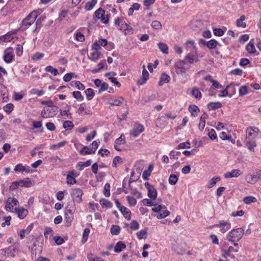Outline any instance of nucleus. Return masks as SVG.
<instances>
[{
	"label": "nucleus",
	"instance_id": "603ef678",
	"mask_svg": "<svg viewBox=\"0 0 261 261\" xmlns=\"http://www.w3.org/2000/svg\"><path fill=\"white\" fill-rule=\"evenodd\" d=\"M122 159L119 156H116L113 159L112 166L113 167H117L118 165L122 164Z\"/></svg>",
	"mask_w": 261,
	"mask_h": 261
},
{
	"label": "nucleus",
	"instance_id": "58836bf2",
	"mask_svg": "<svg viewBox=\"0 0 261 261\" xmlns=\"http://www.w3.org/2000/svg\"><path fill=\"white\" fill-rule=\"evenodd\" d=\"M220 180V178L219 176L213 177L209 183L206 185V187L208 189H211L215 186L216 183Z\"/></svg>",
	"mask_w": 261,
	"mask_h": 261
},
{
	"label": "nucleus",
	"instance_id": "f3484780",
	"mask_svg": "<svg viewBox=\"0 0 261 261\" xmlns=\"http://www.w3.org/2000/svg\"><path fill=\"white\" fill-rule=\"evenodd\" d=\"M14 212L17 214L20 219H23L29 214L28 210L23 207L15 208Z\"/></svg>",
	"mask_w": 261,
	"mask_h": 261
},
{
	"label": "nucleus",
	"instance_id": "dca6fc26",
	"mask_svg": "<svg viewBox=\"0 0 261 261\" xmlns=\"http://www.w3.org/2000/svg\"><path fill=\"white\" fill-rule=\"evenodd\" d=\"M258 129L250 127L246 129V140L255 138L258 134Z\"/></svg>",
	"mask_w": 261,
	"mask_h": 261
},
{
	"label": "nucleus",
	"instance_id": "052dcab7",
	"mask_svg": "<svg viewBox=\"0 0 261 261\" xmlns=\"http://www.w3.org/2000/svg\"><path fill=\"white\" fill-rule=\"evenodd\" d=\"M72 96L74 98L76 99L78 101H82L84 99V97L82 95L81 92L78 91H73L72 92Z\"/></svg>",
	"mask_w": 261,
	"mask_h": 261
},
{
	"label": "nucleus",
	"instance_id": "1a4fd4ad",
	"mask_svg": "<svg viewBox=\"0 0 261 261\" xmlns=\"http://www.w3.org/2000/svg\"><path fill=\"white\" fill-rule=\"evenodd\" d=\"M95 17L100 19L101 22L104 24L109 22V16L105 15V11L102 8L98 9L94 13Z\"/></svg>",
	"mask_w": 261,
	"mask_h": 261
},
{
	"label": "nucleus",
	"instance_id": "680f3d73",
	"mask_svg": "<svg viewBox=\"0 0 261 261\" xmlns=\"http://www.w3.org/2000/svg\"><path fill=\"white\" fill-rule=\"evenodd\" d=\"M126 143L125 136L122 134L119 138L115 141V144L119 145H123Z\"/></svg>",
	"mask_w": 261,
	"mask_h": 261
},
{
	"label": "nucleus",
	"instance_id": "ea45409f",
	"mask_svg": "<svg viewBox=\"0 0 261 261\" xmlns=\"http://www.w3.org/2000/svg\"><path fill=\"white\" fill-rule=\"evenodd\" d=\"M44 70L46 72L51 73L54 76H57V75L59 74V72L58 70L56 68L53 67L51 65L46 66Z\"/></svg>",
	"mask_w": 261,
	"mask_h": 261
},
{
	"label": "nucleus",
	"instance_id": "4d7b16f0",
	"mask_svg": "<svg viewBox=\"0 0 261 261\" xmlns=\"http://www.w3.org/2000/svg\"><path fill=\"white\" fill-rule=\"evenodd\" d=\"M242 174V172L239 169H233L229 172V177H238Z\"/></svg>",
	"mask_w": 261,
	"mask_h": 261
},
{
	"label": "nucleus",
	"instance_id": "6ab92c4d",
	"mask_svg": "<svg viewBox=\"0 0 261 261\" xmlns=\"http://www.w3.org/2000/svg\"><path fill=\"white\" fill-rule=\"evenodd\" d=\"M143 71H142V76L139 80L137 81V84L139 85H143L146 83V81L148 79L149 77V73L145 69V65L143 66Z\"/></svg>",
	"mask_w": 261,
	"mask_h": 261
},
{
	"label": "nucleus",
	"instance_id": "6e6552de",
	"mask_svg": "<svg viewBox=\"0 0 261 261\" xmlns=\"http://www.w3.org/2000/svg\"><path fill=\"white\" fill-rule=\"evenodd\" d=\"M18 204L19 202L16 198L9 197L6 201L5 208L8 212H14L15 211L14 206Z\"/></svg>",
	"mask_w": 261,
	"mask_h": 261
},
{
	"label": "nucleus",
	"instance_id": "37998d69",
	"mask_svg": "<svg viewBox=\"0 0 261 261\" xmlns=\"http://www.w3.org/2000/svg\"><path fill=\"white\" fill-rule=\"evenodd\" d=\"M85 92L86 95L87 99L88 100H90L93 98L94 96V92L92 89L88 88L87 90H86Z\"/></svg>",
	"mask_w": 261,
	"mask_h": 261
},
{
	"label": "nucleus",
	"instance_id": "a18cd8bd",
	"mask_svg": "<svg viewBox=\"0 0 261 261\" xmlns=\"http://www.w3.org/2000/svg\"><path fill=\"white\" fill-rule=\"evenodd\" d=\"M192 95L197 99H200L202 97L201 93L199 90L196 87L192 88Z\"/></svg>",
	"mask_w": 261,
	"mask_h": 261
},
{
	"label": "nucleus",
	"instance_id": "f257e3e1",
	"mask_svg": "<svg viewBox=\"0 0 261 261\" xmlns=\"http://www.w3.org/2000/svg\"><path fill=\"white\" fill-rule=\"evenodd\" d=\"M243 234V229H231L229 232V252H237L239 249L238 244L235 242L239 241Z\"/></svg>",
	"mask_w": 261,
	"mask_h": 261
},
{
	"label": "nucleus",
	"instance_id": "412c9836",
	"mask_svg": "<svg viewBox=\"0 0 261 261\" xmlns=\"http://www.w3.org/2000/svg\"><path fill=\"white\" fill-rule=\"evenodd\" d=\"M18 181L19 182V187L29 188L33 185L32 180L29 177H27L22 180H19Z\"/></svg>",
	"mask_w": 261,
	"mask_h": 261
},
{
	"label": "nucleus",
	"instance_id": "79ce46f5",
	"mask_svg": "<svg viewBox=\"0 0 261 261\" xmlns=\"http://www.w3.org/2000/svg\"><path fill=\"white\" fill-rule=\"evenodd\" d=\"M63 127L66 130H71L74 127L73 123L70 120H66L63 122Z\"/></svg>",
	"mask_w": 261,
	"mask_h": 261
},
{
	"label": "nucleus",
	"instance_id": "a19ab883",
	"mask_svg": "<svg viewBox=\"0 0 261 261\" xmlns=\"http://www.w3.org/2000/svg\"><path fill=\"white\" fill-rule=\"evenodd\" d=\"M158 46L163 54H168V47L166 44L160 42L158 44Z\"/></svg>",
	"mask_w": 261,
	"mask_h": 261
},
{
	"label": "nucleus",
	"instance_id": "8fccbe9b",
	"mask_svg": "<svg viewBox=\"0 0 261 261\" xmlns=\"http://www.w3.org/2000/svg\"><path fill=\"white\" fill-rule=\"evenodd\" d=\"M257 201L255 197L253 196H247L244 198L243 201L247 204H249L251 203L256 202Z\"/></svg>",
	"mask_w": 261,
	"mask_h": 261
},
{
	"label": "nucleus",
	"instance_id": "0e129e2a",
	"mask_svg": "<svg viewBox=\"0 0 261 261\" xmlns=\"http://www.w3.org/2000/svg\"><path fill=\"white\" fill-rule=\"evenodd\" d=\"M126 198L128 202L129 206H134L137 204L136 199L130 196H127L126 197Z\"/></svg>",
	"mask_w": 261,
	"mask_h": 261
},
{
	"label": "nucleus",
	"instance_id": "49530a36",
	"mask_svg": "<svg viewBox=\"0 0 261 261\" xmlns=\"http://www.w3.org/2000/svg\"><path fill=\"white\" fill-rule=\"evenodd\" d=\"M100 203L102 207L109 208L112 207V203L109 200L105 199H102L100 200Z\"/></svg>",
	"mask_w": 261,
	"mask_h": 261
},
{
	"label": "nucleus",
	"instance_id": "a211bd4d",
	"mask_svg": "<svg viewBox=\"0 0 261 261\" xmlns=\"http://www.w3.org/2000/svg\"><path fill=\"white\" fill-rule=\"evenodd\" d=\"M185 48L188 53L197 51V48L193 40H187L185 43Z\"/></svg>",
	"mask_w": 261,
	"mask_h": 261
},
{
	"label": "nucleus",
	"instance_id": "ddd939ff",
	"mask_svg": "<svg viewBox=\"0 0 261 261\" xmlns=\"http://www.w3.org/2000/svg\"><path fill=\"white\" fill-rule=\"evenodd\" d=\"M145 187L148 191V196L152 199H155L157 197V191L155 188L149 182H145Z\"/></svg>",
	"mask_w": 261,
	"mask_h": 261
},
{
	"label": "nucleus",
	"instance_id": "9b49d317",
	"mask_svg": "<svg viewBox=\"0 0 261 261\" xmlns=\"http://www.w3.org/2000/svg\"><path fill=\"white\" fill-rule=\"evenodd\" d=\"M3 58L4 61L7 64L12 63L14 59L13 48L8 47L6 48L4 50V55Z\"/></svg>",
	"mask_w": 261,
	"mask_h": 261
},
{
	"label": "nucleus",
	"instance_id": "774afa93",
	"mask_svg": "<svg viewBox=\"0 0 261 261\" xmlns=\"http://www.w3.org/2000/svg\"><path fill=\"white\" fill-rule=\"evenodd\" d=\"M87 257L89 261H104L102 258L96 256L92 254H88Z\"/></svg>",
	"mask_w": 261,
	"mask_h": 261
},
{
	"label": "nucleus",
	"instance_id": "39448f33",
	"mask_svg": "<svg viewBox=\"0 0 261 261\" xmlns=\"http://www.w3.org/2000/svg\"><path fill=\"white\" fill-rule=\"evenodd\" d=\"M177 74L183 75L190 69L191 65L185 59L178 60L174 65Z\"/></svg>",
	"mask_w": 261,
	"mask_h": 261
},
{
	"label": "nucleus",
	"instance_id": "aec40b11",
	"mask_svg": "<svg viewBox=\"0 0 261 261\" xmlns=\"http://www.w3.org/2000/svg\"><path fill=\"white\" fill-rule=\"evenodd\" d=\"M14 170L15 172H19L21 173L23 172L29 173L31 172L30 168L28 166H23L22 164H18L15 167Z\"/></svg>",
	"mask_w": 261,
	"mask_h": 261
},
{
	"label": "nucleus",
	"instance_id": "0eeeda50",
	"mask_svg": "<svg viewBox=\"0 0 261 261\" xmlns=\"http://www.w3.org/2000/svg\"><path fill=\"white\" fill-rule=\"evenodd\" d=\"M83 192L81 189L75 188L71 189L70 195L73 199L77 203H80L82 201V197Z\"/></svg>",
	"mask_w": 261,
	"mask_h": 261
},
{
	"label": "nucleus",
	"instance_id": "c85d7f7f",
	"mask_svg": "<svg viewBox=\"0 0 261 261\" xmlns=\"http://www.w3.org/2000/svg\"><path fill=\"white\" fill-rule=\"evenodd\" d=\"M125 248H126L125 244L123 242H122L121 241H119V242H117V243L116 244L115 246L114 247V251L115 252L119 253V252H121Z\"/></svg>",
	"mask_w": 261,
	"mask_h": 261
},
{
	"label": "nucleus",
	"instance_id": "09e8293b",
	"mask_svg": "<svg viewBox=\"0 0 261 261\" xmlns=\"http://www.w3.org/2000/svg\"><path fill=\"white\" fill-rule=\"evenodd\" d=\"M207 135L211 140H215L217 138L215 130L213 128L207 129Z\"/></svg>",
	"mask_w": 261,
	"mask_h": 261
},
{
	"label": "nucleus",
	"instance_id": "2f4dec72",
	"mask_svg": "<svg viewBox=\"0 0 261 261\" xmlns=\"http://www.w3.org/2000/svg\"><path fill=\"white\" fill-rule=\"evenodd\" d=\"M246 145L250 151H254V148L256 146V144L254 140H246Z\"/></svg>",
	"mask_w": 261,
	"mask_h": 261
},
{
	"label": "nucleus",
	"instance_id": "423d86ee",
	"mask_svg": "<svg viewBox=\"0 0 261 261\" xmlns=\"http://www.w3.org/2000/svg\"><path fill=\"white\" fill-rule=\"evenodd\" d=\"M115 202L117 207L123 215V216L127 220H130L131 219L132 213L126 207L122 205L118 199L115 200Z\"/></svg>",
	"mask_w": 261,
	"mask_h": 261
},
{
	"label": "nucleus",
	"instance_id": "2eb2a0df",
	"mask_svg": "<svg viewBox=\"0 0 261 261\" xmlns=\"http://www.w3.org/2000/svg\"><path fill=\"white\" fill-rule=\"evenodd\" d=\"M77 112L82 115L92 114L90 107L87 106L85 103H82L80 105Z\"/></svg>",
	"mask_w": 261,
	"mask_h": 261
},
{
	"label": "nucleus",
	"instance_id": "bb28decb",
	"mask_svg": "<svg viewBox=\"0 0 261 261\" xmlns=\"http://www.w3.org/2000/svg\"><path fill=\"white\" fill-rule=\"evenodd\" d=\"M170 80H171L170 76L168 74H167L165 73H163L161 75L160 81L159 82V85L160 86H161L164 83H169L170 82Z\"/></svg>",
	"mask_w": 261,
	"mask_h": 261
},
{
	"label": "nucleus",
	"instance_id": "20e7f679",
	"mask_svg": "<svg viewBox=\"0 0 261 261\" xmlns=\"http://www.w3.org/2000/svg\"><path fill=\"white\" fill-rule=\"evenodd\" d=\"M58 112V108L55 106H48L44 107L41 112V116L44 118H53Z\"/></svg>",
	"mask_w": 261,
	"mask_h": 261
},
{
	"label": "nucleus",
	"instance_id": "393cba45",
	"mask_svg": "<svg viewBox=\"0 0 261 261\" xmlns=\"http://www.w3.org/2000/svg\"><path fill=\"white\" fill-rule=\"evenodd\" d=\"M188 110L194 117H196L200 112L199 108L195 105H190L188 108Z\"/></svg>",
	"mask_w": 261,
	"mask_h": 261
},
{
	"label": "nucleus",
	"instance_id": "4c0bfd02",
	"mask_svg": "<svg viewBox=\"0 0 261 261\" xmlns=\"http://www.w3.org/2000/svg\"><path fill=\"white\" fill-rule=\"evenodd\" d=\"M137 237L138 239H145L147 237V232L146 229H141L137 232Z\"/></svg>",
	"mask_w": 261,
	"mask_h": 261
},
{
	"label": "nucleus",
	"instance_id": "5fc2aeb1",
	"mask_svg": "<svg viewBox=\"0 0 261 261\" xmlns=\"http://www.w3.org/2000/svg\"><path fill=\"white\" fill-rule=\"evenodd\" d=\"M180 155L181 153L180 151H175L174 150L171 151L169 153L170 159L177 160Z\"/></svg>",
	"mask_w": 261,
	"mask_h": 261
},
{
	"label": "nucleus",
	"instance_id": "c9c22d12",
	"mask_svg": "<svg viewBox=\"0 0 261 261\" xmlns=\"http://www.w3.org/2000/svg\"><path fill=\"white\" fill-rule=\"evenodd\" d=\"M16 33V31L13 33L12 32H8L3 36V39L5 42H10L14 39L13 35Z\"/></svg>",
	"mask_w": 261,
	"mask_h": 261
},
{
	"label": "nucleus",
	"instance_id": "e433bc0d",
	"mask_svg": "<svg viewBox=\"0 0 261 261\" xmlns=\"http://www.w3.org/2000/svg\"><path fill=\"white\" fill-rule=\"evenodd\" d=\"M92 52L90 54V57L89 59L94 62H96L99 59L100 57V53L98 51L92 50Z\"/></svg>",
	"mask_w": 261,
	"mask_h": 261
},
{
	"label": "nucleus",
	"instance_id": "5701e85b",
	"mask_svg": "<svg viewBox=\"0 0 261 261\" xmlns=\"http://www.w3.org/2000/svg\"><path fill=\"white\" fill-rule=\"evenodd\" d=\"M222 88V86L218 81L216 80L212 81V86L210 88L209 95H213L215 94V93H214V92L213 91V89H219Z\"/></svg>",
	"mask_w": 261,
	"mask_h": 261
},
{
	"label": "nucleus",
	"instance_id": "c03bdc74",
	"mask_svg": "<svg viewBox=\"0 0 261 261\" xmlns=\"http://www.w3.org/2000/svg\"><path fill=\"white\" fill-rule=\"evenodd\" d=\"M221 107V103L219 102H210L207 105V108L210 110H215Z\"/></svg>",
	"mask_w": 261,
	"mask_h": 261
},
{
	"label": "nucleus",
	"instance_id": "a878e982",
	"mask_svg": "<svg viewBox=\"0 0 261 261\" xmlns=\"http://www.w3.org/2000/svg\"><path fill=\"white\" fill-rule=\"evenodd\" d=\"M208 118V115L204 113L203 114L200 118V122L198 125L199 129L200 130H203L205 125V120Z\"/></svg>",
	"mask_w": 261,
	"mask_h": 261
},
{
	"label": "nucleus",
	"instance_id": "13d9d810",
	"mask_svg": "<svg viewBox=\"0 0 261 261\" xmlns=\"http://www.w3.org/2000/svg\"><path fill=\"white\" fill-rule=\"evenodd\" d=\"M191 147L190 143L189 141L179 143L176 148L177 149H181L185 148H190Z\"/></svg>",
	"mask_w": 261,
	"mask_h": 261
},
{
	"label": "nucleus",
	"instance_id": "6e6d98bb",
	"mask_svg": "<svg viewBox=\"0 0 261 261\" xmlns=\"http://www.w3.org/2000/svg\"><path fill=\"white\" fill-rule=\"evenodd\" d=\"M178 180V176L175 174H171L169 177V183L171 185H174Z\"/></svg>",
	"mask_w": 261,
	"mask_h": 261
},
{
	"label": "nucleus",
	"instance_id": "4468645a",
	"mask_svg": "<svg viewBox=\"0 0 261 261\" xmlns=\"http://www.w3.org/2000/svg\"><path fill=\"white\" fill-rule=\"evenodd\" d=\"M144 130V127L142 125L139 123H136L135 124L133 128L130 130V135L134 137H137Z\"/></svg>",
	"mask_w": 261,
	"mask_h": 261
},
{
	"label": "nucleus",
	"instance_id": "b1692460",
	"mask_svg": "<svg viewBox=\"0 0 261 261\" xmlns=\"http://www.w3.org/2000/svg\"><path fill=\"white\" fill-rule=\"evenodd\" d=\"M167 123L168 122L166 121V118L164 116L159 117L155 122L156 125L162 128L166 126Z\"/></svg>",
	"mask_w": 261,
	"mask_h": 261
},
{
	"label": "nucleus",
	"instance_id": "f704fd0d",
	"mask_svg": "<svg viewBox=\"0 0 261 261\" xmlns=\"http://www.w3.org/2000/svg\"><path fill=\"white\" fill-rule=\"evenodd\" d=\"M97 2V0H91L90 1L87 2L85 6V9L87 11L91 10L94 7Z\"/></svg>",
	"mask_w": 261,
	"mask_h": 261
},
{
	"label": "nucleus",
	"instance_id": "473e14b6",
	"mask_svg": "<svg viewBox=\"0 0 261 261\" xmlns=\"http://www.w3.org/2000/svg\"><path fill=\"white\" fill-rule=\"evenodd\" d=\"M72 87L77 88L80 90H84L85 88V86L79 81H73L70 83Z\"/></svg>",
	"mask_w": 261,
	"mask_h": 261
},
{
	"label": "nucleus",
	"instance_id": "72a5a7b5",
	"mask_svg": "<svg viewBox=\"0 0 261 261\" xmlns=\"http://www.w3.org/2000/svg\"><path fill=\"white\" fill-rule=\"evenodd\" d=\"M258 180V177L256 175L248 174L246 176V180L247 182L253 184Z\"/></svg>",
	"mask_w": 261,
	"mask_h": 261
},
{
	"label": "nucleus",
	"instance_id": "7ed1b4c3",
	"mask_svg": "<svg viewBox=\"0 0 261 261\" xmlns=\"http://www.w3.org/2000/svg\"><path fill=\"white\" fill-rule=\"evenodd\" d=\"M37 17V13L36 11H33L31 13H30L21 21L19 29L22 31H25L34 23Z\"/></svg>",
	"mask_w": 261,
	"mask_h": 261
},
{
	"label": "nucleus",
	"instance_id": "4be33fe9",
	"mask_svg": "<svg viewBox=\"0 0 261 261\" xmlns=\"http://www.w3.org/2000/svg\"><path fill=\"white\" fill-rule=\"evenodd\" d=\"M91 163V160H88L86 162H79L76 164V168L79 170H83L85 168L90 166Z\"/></svg>",
	"mask_w": 261,
	"mask_h": 261
},
{
	"label": "nucleus",
	"instance_id": "f8f14e48",
	"mask_svg": "<svg viewBox=\"0 0 261 261\" xmlns=\"http://www.w3.org/2000/svg\"><path fill=\"white\" fill-rule=\"evenodd\" d=\"M18 244H15L14 246H11L7 249H2L1 252L2 254L10 257H14L15 253L18 251Z\"/></svg>",
	"mask_w": 261,
	"mask_h": 261
},
{
	"label": "nucleus",
	"instance_id": "e2e57ef3",
	"mask_svg": "<svg viewBox=\"0 0 261 261\" xmlns=\"http://www.w3.org/2000/svg\"><path fill=\"white\" fill-rule=\"evenodd\" d=\"M110 185L108 183L106 184L104 186L103 194L107 197L110 196Z\"/></svg>",
	"mask_w": 261,
	"mask_h": 261
},
{
	"label": "nucleus",
	"instance_id": "de8ad7c7",
	"mask_svg": "<svg viewBox=\"0 0 261 261\" xmlns=\"http://www.w3.org/2000/svg\"><path fill=\"white\" fill-rule=\"evenodd\" d=\"M218 42L215 39H211L206 43V46L209 49H214L218 45Z\"/></svg>",
	"mask_w": 261,
	"mask_h": 261
},
{
	"label": "nucleus",
	"instance_id": "bf43d9fd",
	"mask_svg": "<svg viewBox=\"0 0 261 261\" xmlns=\"http://www.w3.org/2000/svg\"><path fill=\"white\" fill-rule=\"evenodd\" d=\"M14 105L11 103H9L4 106L3 109L5 112L9 114L14 110Z\"/></svg>",
	"mask_w": 261,
	"mask_h": 261
},
{
	"label": "nucleus",
	"instance_id": "f03ea898",
	"mask_svg": "<svg viewBox=\"0 0 261 261\" xmlns=\"http://www.w3.org/2000/svg\"><path fill=\"white\" fill-rule=\"evenodd\" d=\"M114 23L118 30L124 31L125 34L127 35L133 33L132 27L127 24L124 17L116 18L114 20Z\"/></svg>",
	"mask_w": 261,
	"mask_h": 261
},
{
	"label": "nucleus",
	"instance_id": "864d4df0",
	"mask_svg": "<svg viewBox=\"0 0 261 261\" xmlns=\"http://www.w3.org/2000/svg\"><path fill=\"white\" fill-rule=\"evenodd\" d=\"M66 183L68 185H72L76 183V180L73 176H71L70 174H67L66 177Z\"/></svg>",
	"mask_w": 261,
	"mask_h": 261
},
{
	"label": "nucleus",
	"instance_id": "9d476101",
	"mask_svg": "<svg viewBox=\"0 0 261 261\" xmlns=\"http://www.w3.org/2000/svg\"><path fill=\"white\" fill-rule=\"evenodd\" d=\"M184 59L191 65L197 63L199 61L198 51L188 53L184 58Z\"/></svg>",
	"mask_w": 261,
	"mask_h": 261
},
{
	"label": "nucleus",
	"instance_id": "3c124183",
	"mask_svg": "<svg viewBox=\"0 0 261 261\" xmlns=\"http://www.w3.org/2000/svg\"><path fill=\"white\" fill-rule=\"evenodd\" d=\"M76 77V75L73 72L67 73L65 74L63 76V80L66 82H69L72 78Z\"/></svg>",
	"mask_w": 261,
	"mask_h": 261
},
{
	"label": "nucleus",
	"instance_id": "69168bd1",
	"mask_svg": "<svg viewBox=\"0 0 261 261\" xmlns=\"http://www.w3.org/2000/svg\"><path fill=\"white\" fill-rule=\"evenodd\" d=\"M240 96H243L248 93V87L246 86L240 87L239 90Z\"/></svg>",
	"mask_w": 261,
	"mask_h": 261
},
{
	"label": "nucleus",
	"instance_id": "cd10ccee",
	"mask_svg": "<svg viewBox=\"0 0 261 261\" xmlns=\"http://www.w3.org/2000/svg\"><path fill=\"white\" fill-rule=\"evenodd\" d=\"M246 19L245 15H243L236 20V25L239 28H245L247 27V24L244 21Z\"/></svg>",
	"mask_w": 261,
	"mask_h": 261
},
{
	"label": "nucleus",
	"instance_id": "7c9ffc66",
	"mask_svg": "<svg viewBox=\"0 0 261 261\" xmlns=\"http://www.w3.org/2000/svg\"><path fill=\"white\" fill-rule=\"evenodd\" d=\"M246 49L250 54H254L256 52L255 46L251 41H250L249 43L246 45Z\"/></svg>",
	"mask_w": 261,
	"mask_h": 261
},
{
	"label": "nucleus",
	"instance_id": "338daca9",
	"mask_svg": "<svg viewBox=\"0 0 261 261\" xmlns=\"http://www.w3.org/2000/svg\"><path fill=\"white\" fill-rule=\"evenodd\" d=\"M151 27L153 29L161 30L162 29V24L161 22L158 20H154L151 24Z\"/></svg>",
	"mask_w": 261,
	"mask_h": 261
},
{
	"label": "nucleus",
	"instance_id": "c756f323",
	"mask_svg": "<svg viewBox=\"0 0 261 261\" xmlns=\"http://www.w3.org/2000/svg\"><path fill=\"white\" fill-rule=\"evenodd\" d=\"M80 153L82 155H86L94 153V150L88 146H84L80 151Z\"/></svg>",
	"mask_w": 261,
	"mask_h": 261
}]
</instances>
